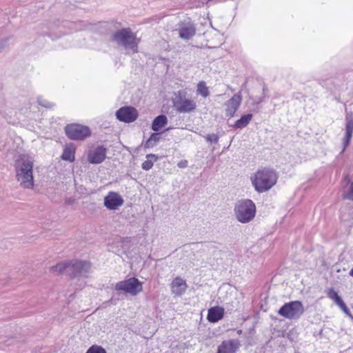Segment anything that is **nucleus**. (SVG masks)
<instances>
[{"label": "nucleus", "mask_w": 353, "mask_h": 353, "mask_svg": "<svg viewBox=\"0 0 353 353\" xmlns=\"http://www.w3.org/2000/svg\"><path fill=\"white\" fill-rule=\"evenodd\" d=\"M64 130L68 138L71 140L83 141L91 136L90 128L79 123L68 124Z\"/></svg>", "instance_id": "7"}, {"label": "nucleus", "mask_w": 353, "mask_h": 353, "mask_svg": "<svg viewBox=\"0 0 353 353\" xmlns=\"http://www.w3.org/2000/svg\"><path fill=\"white\" fill-rule=\"evenodd\" d=\"M146 157H147L148 159H149V158H152V159H154V161H155V160H157V158H156V157H155V155H154V154H148Z\"/></svg>", "instance_id": "33"}, {"label": "nucleus", "mask_w": 353, "mask_h": 353, "mask_svg": "<svg viewBox=\"0 0 353 353\" xmlns=\"http://www.w3.org/2000/svg\"><path fill=\"white\" fill-rule=\"evenodd\" d=\"M37 101H38V103H39L41 106L44 107V102L42 101V99H41L38 98Z\"/></svg>", "instance_id": "32"}, {"label": "nucleus", "mask_w": 353, "mask_h": 353, "mask_svg": "<svg viewBox=\"0 0 353 353\" xmlns=\"http://www.w3.org/2000/svg\"><path fill=\"white\" fill-rule=\"evenodd\" d=\"M345 198L353 201V183H351L350 190L345 196Z\"/></svg>", "instance_id": "28"}, {"label": "nucleus", "mask_w": 353, "mask_h": 353, "mask_svg": "<svg viewBox=\"0 0 353 353\" xmlns=\"http://www.w3.org/2000/svg\"><path fill=\"white\" fill-rule=\"evenodd\" d=\"M53 107H54V105L52 103H48V104L46 103L45 108L46 109H52Z\"/></svg>", "instance_id": "31"}, {"label": "nucleus", "mask_w": 353, "mask_h": 353, "mask_svg": "<svg viewBox=\"0 0 353 353\" xmlns=\"http://www.w3.org/2000/svg\"><path fill=\"white\" fill-rule=\"evenodd\" d=\"M124 201L117 192H109L104 198V206L111 210H115L122 206Z\"/></svg>", "instance_id": "10"}, {"label": "nucleus", "mask_w": 353, "mask_h": 353, "mask_svg": "<svg viewBox=\"0 0 353 353\" xmlns=\"http://www.w3.org/2000/svg\"><path fill=\"white\" fill-rule=\"evenodd\" d=\"M225 314V310L221 306H214L208 309L207 320L210 323H216L221 320Z\"/></svg>", "instance_id": "15"}, {"label": "nucleus", "mask_w": 353, "mask_h": 353, "mask_svg": "<svg viewBox=\"0 0 353 353\" xmlns=\"http://www.w3.org/2000/svg\"><path fill=\"white\" fill-rule=\"evenodd\" d=\"M112 39L117 41L119 44L132 49H135V51H137V48L139 40L137 38L136 35L132 32L130 28H122L117 31L112 35Z\"/></svg>", "instance_id": "6"}, {"label": "nucleus", "mask_w": 353, "mask_h": 353, "mask_svg": "<svg viewBox=\"0 0 353 353\" xmlns=\"http://www.w3.org/2000/svg\"><path fill=\"white\" fill-rule=\"evenodd\" d=\"M196 94L203 98H207L210 96V90L204 81H200L196 84Z\"/></svg>", "instance_id": "23"}, {"label": "nucleus", "mask_w": 353, "mask_h": 353, "mask_svg": "<svg viewBox=\"0 0 353 353\" xmlns=\"http://www.w3.org/2000/svg\"><path fill=\"white\" fill-rule=\"evenodd\" d=\"M179 34L180 38L188 40L196 34V28L194 25L190 23H183L179 29Z\"/></svg>", "instance_id": "17"}, {"label": "nucleus", "mask_w": 353, "mask_h": 353, "mask_svg": "<svg viewBox=\"0 0 353 353\" xmlns=\"http://www.w3.org/2000/svg\"><path fill=\"white\" fill-rule=\"evenodd\" d=\"M117 118L125 123L134 121L138 117V112L136 108L131 106H125L119 108L116 112Z\"/></svg>", "instance_id": "9"}, {"label": "nucleus", "mask_w": 353, "mask_h": 353, "mask_svg": "<svg viewBox=\"0 0 353 353\" xmlns=\"http://www.w3.org/2000/svg\"><path fill=\"white\" fill-rule=\"evenodd\" d=\"M173 106L179 113H192L196 111L197 105L193 99L185 97V92L178 91L176 97L173 99Z\"/></svg>", "instance_id": "5"}, {"label": "nucleus", "mask_w": 353, "mask_h": 353, "mask_svg": "<svg viewBox=\"0 0 353 353\" xmlns=\"http://www.w3.org/2000/svg\"><path fill=\"white\" fill-rule=\"evenodd\" d=\"M152 140H154V141H157L159 140V137L157 136V134H152L150 137V138L148 139V141H147V143L149 144V143L152 141Z\"/></svg>", "instance_id": "30"}, {"label": "nucleus", "mask_w": 353, "mask_h": 353, "mask_svg": "<svg viewBox=\"0 0 353 353\" xmlns=\"http://www.w3.org/2000/svg\"><path fill=\"white\" fill-rule=\"evenodd\" d=\"M115 290L136 296L143 290V283L136 277H131L117 283Z\"/></svg>", "instance_id": "8"}, {"label": "nucleus", "mask_w": 353, "mask_h": 353, "mask_svg": "<svg viewBox=\"0 0 353 353\" xmlns=\"http://www.w3.org/2000/svg\"><path fill=\"white\" fill-rule=\"evenodd\" d=\"M168 123V119L165 115H159L157 117L152 124V129L154 131H159Z\"/></svg>", "instance_id": "22"}, {"label": "nucleus", "mask_w": 353, "mask_h": 353, "mask_svg": "<svg viewBox=\"0 0 353 353\" xmlns=\"http://www.w3.org/2000/svg\"><path fill=\"white\" fill-rule=\"evenodd\" d=\"M350 275L353 277V268L350 270Z\"/></svg>", "instance_id": "34"}, {"label": "nucleus", "mask_w": 353, "mask_h": 353, "mask_svg": "<svg viewBox=\"0 0 353 353\" xmlns=\"http://www.w3.org/2000/svg\"><path fill=\"white\" fill-rule=\"evenodd\" d=\"M252 119V114H248L243 115L239 119L236 120L234 124V127L236 128H243L250 122Z\"/></svg>", "instance_id": "24"}, {"label": "nucleus", "mask_w": 353, "mask_h": 353, "mask_svg": "<svg viewBox=\"0 0 353 353\" xmlns=\"http://www.w3.org/2000/svg\"><path fill=\"white\" fill-rule=\"evenodd\" d=\"M9 37L0 39V52H2L8 44Z\"/></svg>", "instance_id": "27"}, {"label": "nucleus", "mask_w": 353, "mask_h": 353, "mask_svg": "<svg viewBox=\"0 0 353 353\" xmlns=\"http://www.w3.org/2000/svg\"><path fill=\"white\" fill-rule=\"evenodd\" d=\"M238 340L223 341L218 347L216 353H236L239 348Z\"/></svg>", "instance_id": "14"}, {"label": "nucleus", "mask_w": 353, "mask_h": 353, "mask_svg": "<svg viewBox=\"0 0 353 353\" xmlns=\"http://www.w3.org/2000/svg\"><path fill=\"white\" fill-rule=\"evenodd\" d=\"M74 265L72 261L58 263L55 266L51 268L50 271L57 274H66L70 279L75 277V270H74Z\"/></svg>", "instance_id": "12"}, {"label": "nucleus", "mask_w": 353, "mask_h": 353, "mask_svg": "<svg viewBox=\"0 0 353 353\" xmlns=\"http://www.w3.org/2000/svg\"><path fill=\"white\" fill-rule=\"evenodd\" d=\"M345 130H346V133H345V136L343 139L344 148H346L349 145V143L351 141V139L352 137V134H353V119H347Z\"/></svg>", "instance_id": "21"}, {"label": "nucleus", "mask_w": 353, "mask_h": 353, "mask_svg": "<svg viewBox=\"0 0 353 353\" xmlns=\"http://www.w3.org/2000/svg\"><path fill=\"white\" fill-rule=\"evenodd\" d=\"M171 290L173 294L177 296H181L185 293L187 290L188 285L185 281L181 277H176L174 279L170 285Z\"/></svg>", "instance_id": "16"}, {"label": "nucleus", "mask_w": 353, "mask_h": 353, "mask_svg": "<svg viewBox=\"0 0 353 353\" xmlns=\"http://www.w3.org/2000/svg\"><path fill=\"white\" fill-rule=\"evenodd\" d=\"M106 148L103 146H99L94 150L89 152L88 160L90 163L97 164L103 161L106 157Z\"/></svg>", "instance_id": "13"}, {"label": "nucleus", "mask_w": 353, "mask_h": 353, "mask_svg": "<svg viewBox=\"0 0 353 353\" xmlns=\"http://www.w3.org/2000/svg\"><path fill=\"white\" fill-rule=\"evenodd\" d=\"M177 165L180 168H185L188 166V161L182 160L178 163Z\"/></svg>", "instance_id": "29"}, {"label": "nucleus", "mask_w": 353, "mask_h": 353, "mask_svg": "<svg viewBox=\"0 0 353 353\" xmlns=\"http://www.w3.org/2000/svg\"><path fill=\"white\" fill-rule=\"evenodd\" d=\"M242 101V95L239 92L229 99L225 103V115L228 118H232L238 110Z\"/></svg>", "instance_id": "11"}, {"label": "nucleus", "mask_w": 353, "mask_h": 353, "mask_svg": "<svg viewBox=\"0 0 353 353\" xmlns=\"http://www.w3.org/2000/svg\"><path fill=\"white\" fill-rule=\"evenodd\" d=\"M75 151L76 148L73 144L66 145L63 150L61 158L63 160L73 162L75 159Z\"/></svg>", "instance_id": "20"}, {"label": "nucleus", "mask_w": 353, "mask_h": 353, "mask_svg": "<svg viewBox=\"0 0 353 353\" xmlns=\"http://www.w3.org/2000/svg\"><path fill=\"white\" fill-rule=\"evenodd\" d=\"M237 220L241 223H248L252 220L256 214V207L250 199L239 201L234 208Z\"/></svg>", "instance_id": "3"}, {"label": "nucleus", "mask_w": 353, "mask_h": 353, "mask_svg": "<svg viewBox=\"0 0 353 353\" xmlns=\"http://www.w3.org/2000/svg\"><path fill=\"white\" fill-rule=\"evenodd\" d=\"M34 163L32 159L21 156L14 163L16 179L24 189H33L34 180L33 176Z\"/></svg>", "instance_id": "1"}, {"label": "nucleus", "mask_w": 353, "mask_h": 353, "mask_svg": "<svg viewBox=\"0 0 353 353\" xmlns=\"http://www.w3.org/2000/svg\"><path fill=\"white\" fill-rule=\"evenodd\" d=\"M327 296L334 301L336 304H337L339 307L345 313H349V310L345 305V303L343 301L341 298L339 296L338 293L333 289L330 288L327 292Z\"/></svg>", "instance_id": "18"}, {"label": "nucleus", "mask_w": 353, "mask_h": 353, "mask_svg": "<svg viewBox=\"0 0 353 353\" xmlns=\"http://www.w3.org/2000/svg\"><path fill=\"white\" fill-rule=\"evenodd\" d=\"M153 166V162L151 160H146L142 163V168L145 170L151 169Z\"/></svg>", "instance_id": "26"}, {"label": "nucleus", "mask_w": 353, "mask_h": 353, "mask_svg": "<svg viewBox=\"0 0 353 353\" xmlns=\"http://www.w3.org/2000/svg\"><path fill=\"white\" fill-rule=\"evenodd\" d=\"M72 263L74 265V270H75V277L82 273L88 272L91 267L90 263L88 261L73 260Z\"/></svg>", "instance_id": "19"}, {"label": "nucleus", "mask_w": 353, "mask_h": 353, "mask_svg": "<svg viewBox=\"0 0 353 353\" xmlns=\"http://www.w3.org/2000/svg\"><path fill=\"white\" fill-rule=\"evenodd\" d=\"M86 353H107L106 350L100 345H93L88 348Z\"/></svg>", "instance_id": "25"}, {"label": "nucleus", "mask_w": 353, "mask_h": 353, "mask_svg": "<svg viewBox=\"0 0 353 353\" xmlns=\"http://www.w3.org/2000/svg\"><path fill=\"white\" fill-rule=\"evenodd\" d=\"M303 305L300 301H292L285 303L278 311L281 316L290 319H298L304 313Z\"/></svg>", "instance_id": "4"}, {"label": "nucleus", "mask_w": 353, "mask_h": 353, "mask_svg": "<svg viewBox=\"0 0 353 353\" xmlns=\"http://www.w3.org/2000/svg\"><path fill=\"white\" fill-rule=\"evenodd\" d=\"M278 174L272 168L262 167L258 169L250 180L255 190L258 192H265L274 187L278 181Z\"/></svg>", "instance_id": "2"}]
</instances>
